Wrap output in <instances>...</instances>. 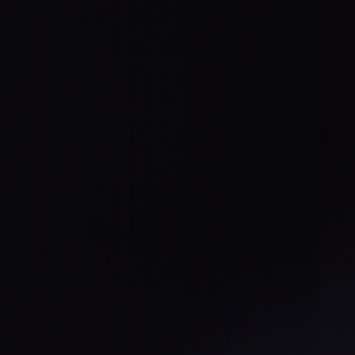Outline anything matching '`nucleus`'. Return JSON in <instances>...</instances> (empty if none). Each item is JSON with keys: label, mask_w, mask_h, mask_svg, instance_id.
<instances>
[{"label": "nucleus", "mask_w": 355, "mask_h": 355, "mask_svg": "<svg viewBox=\"0 0 355 355\" xmlns=\"http://www.w3.org/2000/svg\"><path fill=\"white\" fill-rule=\"evenodd\" d=\"M237 158H355V157H237Z\"/></svg>", "instance_id": "nucleus-1"}]
</instances>
